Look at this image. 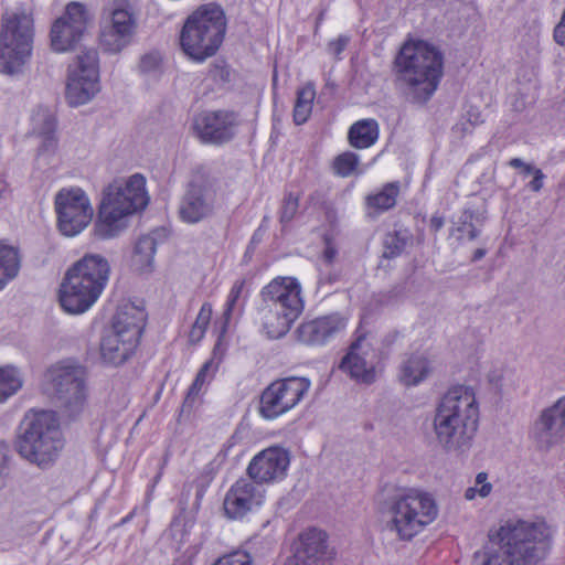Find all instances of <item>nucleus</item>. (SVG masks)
<instances>
[{
    "label": "nucleus",
    "instance_id": "f257e3e1",
    "mask_svg": "<svg viewBox=\"0 0 565 565\" xmlns=\"http://www.w3.org/2000/svg\"><path fill=\"white\" fill-rule=\"evenodd\" d=\"M479 404L473 388L456 385L437 403L433 430L437 445L447 454L463 455L470 450L479 426Z\"/></svg>",
    "mask_w": 565,
    "mask_h": 565
},
{
    "label": "nucleus",
    "instance_id": "f03ea898",
    "mask_svg": "<svg viewBox=\"0 0 565 565\" xmlns=\"http://www.w3.org/2000/svg\"><path fill=\"white\" fill-rule=\"evenodd\" d=\"M380 512L388 518L387 527L409 541L433 523L439 512L434 495L418 488L388 487L379 500Z\"/></svg>",
    "mask_w": 565,
    "mask_h": 565
},
{
    "label": "nucleus",
    "instance_id": "7ed1b4c3",
    "mask_svg": "<svg viewBox=\"0 0 565 565\" xmlns=\"http://www.w3.org/2000/svg\"><path fill=\"white\" fill-rule=\"evenodd\" d=\"M441 52L423 41L405 43L394 60L396 79L408 98L424 105L436 92L443 76Z\"/></svg>",
    "mask_w": 565,
    "mask_h": 565
},
{
    "label": "nucleus",
    "instance_id": "20e7f679",
    "mask_svg": "<svg viewBox=\"0 0 565 565\" xmlns=\"http://www.w3.org/2000/svg\"><path fill=\"white\" fill-rule=\"evenodd\" d=\"M146 179L136 173L125 181H115L104 192L94 223V235L100 239L118 236L127 227V217L147 206Z\"/></svg>",
    "mask_w": 565,
    "mask_h": 565
},
{
    "label": "nucleus",
    "instance_id": "39448f33",
    "mask_svg": "<svg viewBox=\"0 0 565 565\" xmlns=\"http://www.w3.org/2000/svg\"><path fill=\"white\" fill-rule=\"evenodd\" d=\"M109 265L99 255H86L70 268L60 287L61 307L70 313H83L100 296L108 279Z\"/></svg>",
    "mask_w": 565,
    "mask_h": 565
},
{
    "label": "nucleus",
    "instance_id": "423d86ee",
    "mask_svg": "<svg viewBox=\"0 0 565 565\" xmlns=\"http://www.w3.org/2000/svg\"><path fill=\"white\" fill-rule=\"evenodd\" d=\"M63 446L54 412L31 411L24 415L17 440V450L22 458L40 468H46L57 459Z\"/></svg>",
    "mask_w": 565,
    "mask_h": 565
},
{
    "label": "nucleus",
    "instance_id": "0eeeda50",
    "mask_svg": "<svg viewBox=\"0 0 565 565\" xmlns=\"http://www.w3.org/2000/svg\"><path fill=\"white\" fill-rule=\"evenodd\" d=\"M225 32L226 18L223 9L216 3H206L185 20L180 44L190 58L202 62L217 52Z\"/></svg>",
    "mask_w": 565,
    "mask_h": 565
},
{
    "label": "nucleus",
    "instance_id": "6e6552de",
    "mask_svg": "<svg viewBox=\"0 0 565 565\" xmlns=\"http://www.w3.org/2000/svg\"><path fill=\"white\" fill-rule=\"evenodd\" d=\"M498 536L520 565L537 564L551 547V532L543 522L509 521L500 527Z\"/></svg>",
    "mask_w": 565,
    "mask_h": 565
},
{
    "label": "nucleus",
    "instance_id": "1a4fd4ad",
    "mask_svg": "<svg viewBox=\"0 0 565 565\" xmlns=\"http://www.w3.org/2000/svg\"><path fill=\"white\" fill-rule=\"evenodd\" d=\"M34 38L33 18L25 12L2 17L0 30V72L18 74L29 61Z\"/></svg>",
    "mask_w": 565,
    "mask_h": 565
},
{
    "label": "nucleus",
    "instance_id": "9d476101",
    "mask_svg": "<svg viewBox=\"0 0 565 565\" xmlns=\"http://www.w3.org/2000/svg\"><path fill=\"white\" fill-rule=\"evenodd\" d=\"M45 379L50 394L71 416L83 411L86 385L85 370L82 366L57 363L46 371Z\"/></svg>",
    "mask_w": 565,
    "mask_h": 565
},
{
    "label": "nucleus",
    "instance_id": "9b49d317",
    "mask_svg": "<svg viewBox=\"0 0 565 565\" xmlns=\"http://www.w3.org/2000/svg\"><path fill=\"white\" fill-rule=\"evenodd\" d=\"M98 53L95 49H85L70 67L65 97L71 106L88 103L99 90Z\"/></svg>",
    "mask_w": 565,
    "mask_h": 565
},
{
    "label": "nucleus",
    "instance_id": "f8f14e48",
    "mask_svg": "<svg viewBox=\"0 0 565 565\" xmlns=\"http://www.w3.org/2000/svg\"><path fill=\"white\" fill-rule=\"evenodd\" d=\"M310 388L306 377H287L268 385L260 395L259 413L266 419H275L294 408Z\"/></svg>",
    "mask_w": 565,
    "mask_h": 565
},
{
    "label": "nucleus",
    "instance_id": "ddd939ff",
    "mask_svg": "<svg viewBox=\"0 0 565 565\" xmlns=\"http://www.w3.org/2000/svg\"><path fill=\"white\" fill-rule=\"evenodd\" d=\"M57 226L65 236L79 234L93 218V207L82 189H62L55 196Z\"/></svg>",
    "mask_w": 565,
    "mask_h": 565
},
{
    "label": "nucleus",
    "instance_id": "4468645a",
    "mask_svg": "<svg viewBox=\"0 0 565 565\" xmlns=\"http://www.w3.org/2000/svg\"><path fill=\"white\" fill-rule=\"evenodd\" d=\"M138 26L134 7L127 0H117L110 10V23L100 33V45L105 51L119 53L132 41Z\"/></svg>",
    "mask_w": 565,
    "mask_h": 565
},
{
    "label": "nucleus",
    "instance_id": "2eb2a0df",
    "mask_svg": "<svg viewBox=\"0 0 565 565\" xmlns=\"http://www.w3.org/2000/svg\"><path fill=\"white\" fill-rule=\"evenodd\" d=\"M88 21V12L82 3H68L64 14L56 19L52 25V49L56 52H65L73 49L83 36Z\"/></svg>",
    "mask_w": 565,
    "mask_h": 565
},
{
    "label": "nucleus",
    "instance_id": "dca6fc26",
    "mask_svg": "<svg viewBox=\"0 0 565 565\" xmlns=\"http://www.w3.org/2000/svg\"><path fill=\"white\" fill-rule=\"evenodd\" d=\"M237 125L234 111H203L194 118L193 129L203 143L221 146L234 138Z\"/></svg>",
    "mask_w": 565,
    "mask_h": 565
},
{
    "label": "nucleus",
    "instance_id": "f3484780",
    "mask_svg": "<svg viewBox=\"0 0 565 565\" xmlns=\"http://www.w3.org/2000/svg\"><path fill=\"white\" fill-rule=\"evenodd\" d=\"M215 203L216 189L211 182H192L180 203V217L190 224L199 223L214 214Z\"/></svg>",
    "mask_w": 565,
    "mask_h": 565
},
{
    "label": "nucleus",
    "instance_id": "a211bd4d",
    "mask_svg": "<svg viewBox=\"0 0 565 565\" xmlns=\"http://www.w3.org/2000/svg\"><path fill=\"white\" fill-rule=\"evenodd\" d=\"M376 352L365 337L351 343L339 369L358 383L372 384L376 379Z\"/></svg>",
    "mask_w": 565,
    "mask_h": 565
},
{
    "label": "nucleus",
    "instance_id": "6ab92c4d",
    "mask_svg": "<svg viewBox=\"0 0 565 565\" xmlns=\"http://www.w3.org/2000/svg\"><path fill=\"white\" fill-rule=\"evenodd\" d=\"M266 308L300 316L303 310L301 287L296 278L277 277L262 290Z\"/></svg>",
    "mask_w": 565,
    "mask_h": 565
},
{
    "label": "nucleus",
    "instance_id": "aec40b11",
    "mask_svg": "<svg viewBox=\"0 0 565 565\" xmlns=\"http://www.w3.org/2000/svg\"><path fill=\"white\" fill-rule=\"evenodd\" d=\"M532 436L542 449H550L565 436V396L543 409L532 428Z\"/></svg>",
    "mask_w": 565,
    "mask_h": 565
},
{
    "label": "nucleus",
    "instance_id": "412c9836",
    "mask_svg": "<svg viewBox=\"0 0 565 565\" xmlns=\"http://www.w3.org/2000/svg\"><path fill=\"white\" fill-rule=\"evenodd\" d=\"M290 463L289 452L280 447H270L256 455L247 467L252 481L258 484L280 480Z\"/></svg>",
    "mask_w": 565,
    "mask_h": 565
},
{
    "label": "nucleus",
    "instance_id": "4be33fe9",
    "mask_svg": "<svg viewBox=\"0 0 565 565\" xmlns=\"http://www.w3.org/2000/svg\"><path fill=\"white\" fill-rule=\"evenodd\" d=\"M345 319L338 313L302 322L296 330L297 340L306 345H322L345 328Z\"/></svg>",
    "mask_w": 565,
    "mask_h": 565
},
{
    "label": "nucleus",
    "instance_id": "5701e85b",
    "mask_svg": "<svg viewBox=\"0 0 565 565\" xmlns=\"http://www.w3.org/2000/svg\"><path fill=\"white\" fill-rule=\"evenodd\" d=\"M263 494L252 480H237L224 499V511L230 519H241L262 503Z\"/></svg>",
    "mask_w": 565,
    "mask_h": 565
},
{
    "label": "nucleus",
    "instance_id": "b1692460",
    "mask_svg": "<svg viewBox=\"0 0 565 565\" xmlns=\"http://www.w3.org/2000/svg\"><path fill=\"white\" fill-rule=\"evenodd\" d=\"M146 315L143 310L134 306H124L120 308L115 318L113 328L109 330L116 334H120L127 340L138 345L142 329L145 327Z\"/></svg>",
    "mask_w": 565,
    "mask_h": 565
},
{
    "label": "nucleus",
    "instance_id": "393cba45",
    "mask_svg": "<svg viewBox=\"0 0 565 565\" xmlns=\"http://www.w3.org/2000/svg\"><path fill=\"white\" fill-rule=\"evenodd\" d=\"M137 344L120 334L108 331L100 342V356L107 364L119 365L135 351Z\"/></svg>",
    "mask_w": 565,
    "mask_h": 565
},
{
    "label": "nucleus",
    "instance_id": "a878e982",
    "mask_svg": "<svg viewBox=\"0 0 565 565\" xmlns=\"http://www.w3.org/2000/svg\"><path fill=\"white\" fill-rule=\"evenodd\" d=\"M156 249L157 241L152 234L140 236L135 244L131 255V268L140 274L152 271Z\"/></svg>",
    "mask_w": 565,
    "mask_h": 565
},
{
    "label": "nucleus",
    "instance_id": "bb28decb",
    "mask_svg": "<svg viewBox=\"0 0 565 565\" xmlns=\"http://www.w3.org/2000/svg\"><path fill=\"white\" fill-rule=\"evenodd\" d=\"M399 194V183L388 182L377 193L369 194L365 198L367 216L375 218L379 214L393 209Z\"/></svg>",
    "mask_w": 565,
    "mask_h": 565
},
{
    "label": "nucleus",
    "instance_id": "cd10ccee",
    "mask_svg": "<svg viewBox=\"0 0 565 565\" xmlns=\"http://www.w3.org/2000/svg\"><path fill=\"white\" fill-rule=\"evenodd\" d=\"M471 565H520L514 562V557L510 555L509 547L505 543L491 542L481 551L473 554Z\"/></svg>",
    "mask_w": 565,
    "mask_h": 565
},
{
    "label": "nucleus",
    "instance_id": "c85d7f7f",
    "mask_svg": "<svg viewBox=\"0 0 565 565\" xmlns=\"http://www.w3.org/2000/svg\"><path fill=\"white\" fill-rule=\"evenodd\" d=\"M379 138V125L375 119H362L354 122L348 134L349 142L356 149H365Z\"/></svg>",
    "mask_w": 565,
    "mask_h": 565
},
{
    "label": "nucleus",
    "instance_id": "c756f323",
    "mask_svg": "<svg viewBox=\"0 0 565 565\" xmlns=\"http://www.w3.org/2000/svg\"><path fill=\"white\" fill-rule=\"evenodd\" d=\"M298 318V315L290 316L289 312L266 308L263 327L269 339H280L288 333Z\"/></svg>",
    "mask_w": 565,
    "mask_h": 565
},
{
    "label": "nucleus",
    "instance_id": "7c9ffc66",
    "mask_svg": "<svg viewBox=\"0 0 565 565\" xmlns=\"http://www.w3.org/2000/svg\"><path fill=\"white\" fill-rule=\"evenodd\" d=\"M429 373L428 360L423 355H412L401 365L399 380L406 386L417 385Z\"/></svg>",
    "mask_w": 565,
    "mask_h": 565
},
{
    "label": "nucleus",
    "instance_id": "2f4dec72",
    "mask_svg": "<svg viewBox=\"0 0 565 565\" xmlns=\"http://www.w3.org/2000/svg\"><path fill=\"white\" fill-rule=\"evenodd\" d=\"M296 552L309 555L328 556L327 534L318 529L303 531L298 539Z\"/></svg>",
    "mask_w": 565,
    "mask_h": 565
},
{
    "label": "nucleus",
    "instance_id": "473e14b6",
    "mask_svg": "<svg viewBox=\"0 0 565 565\" xmlns=\"http://www.w3.org/2000/svg\"><path fill=\"white\" fill-rule=\"evenodd\" d=\"M19 269L20 257L18 249L0 243V290L18 275Z\"/></svg>",
    "mask_w": 565,
    "mask_h": 565
},
{
    "label": "nucleus",
    "instance_id": "72a5a7b5",
    "mask_svg": "<svg viewBox=\"0 0 565 565\" xmlns=\"http://www.w3.org/2000/svg\"><path fill=\"white\" fill-rule=\"evenodd\" d=\"M316 89L312 83H308L297 90V99L294 107V121L296 125L305 124L312 110Z\"/></svg>",
    "mask_w": 565,
    "mask_h": 565
},
{
    "label": "nucleus",
    "instance_id": "f704fd0d",
    "mask_svg": "<svg viewBox=\"0 0 565 565\" xmlns=\"http://www.w3.org/2000/svg\"><path fill=\"white\" fill-rule=\"evenodd\" d=\"M22 387V377L13 366L0 367V402L6 401Z\"/></svg>",
    "mask_w": 565,
    "mask_h": 565
},
{
    "label": "nucleus",
    "instance_id": "c9c22d12",
    "mask_svg": "<svg viewBox=\"0 0 565 565\" xmlns=\"http://www.w3.org/2000/svg\"><path fill=\"white\" fill-rule=\"evenodd\" d=\"M43 127L41 128V135L43 140L38 148L39 156H50L55 152L57 147V140L54 136L56 120L55 117L50 113L42 115Z\"/></svg>",
    "mask_w": 565,
    "mask_h": 565
},
{
    "label": "nucleus",
    "instance_id": "e433bc0d",
    "mask_svg": "<svg viewBox=\"0 0 565 565\" xmlns=\"http://www.w3.org/2000/svg\"><path fill=\"white\" fill-rule=\"evenodd\" d=\"M409 239L411 236L406 231H393L387 233L383 242V257L391 259L399 256L406 248Z\"/></svg>",
    "mask_w": 565,
    "mask_h": 565
},
{
    "label": "nucleus",
    "instance_id": "4c0bfd02",
    "mask_svg": "<svg viewBox=\"0 0 565 565\" xmlns=\"http://www.w3.org/2000/svg\"><path fill=\"white\" fill-rule=\"evenodd\" d=\"M211 317H212V306L207 302L203 303V306L201 307L200 312L190 330L189 338L192 343H196L203 338V335L206 331V328L210 323Z\"/></svg>",
    "mask_w": 565,
    "mask_h": 565
},
{
    "label": "nucleus",
    "instance_id": "58836bf2",
    "mask_svg": "<svg viewBox=\"0 0 565 565\" xmlns=\"http://www.w3.org/2000/svg\"><path fill=\"white\" fill-rule=\"evenodd\" d=\"M359 164V156L354 152L347 151L335 157L333 160L334 172L340 177H349Z\"/></svg>",
    "mask_w": 565,
    "mask_h": 565
},
{
    "label": "nucleus",
    "instance_id": "ea45409f",
    "mask_svg": "<svg viewBox=\"0 0 565 565\" xmlns=\"http://www.w3.org/2000/svg\"><path fill=\"white\" fill-rule=\"evenodd\" d=\"M299 195H295L294 193L285 195L280 211V222L282 224L291 222L296 216L299 209Z\"/></svg>",
    "mask_w": 565,
    "mask_h": 565
},
{
    "label": "nucleus",
    "instance_id": "a19ab883",
    "mask_svg": "<svg viewBox=\"0 0 565 565\" xmlns=\"http://www.w3.org/2000/svg\"><path fill=\"white\" fill-rule=\"evenodd\" d=\"M244 284H245L244 280H236L230 291V295H228V298L226 301V308L223 313V317L225 319L224 329L226 328V323L228 322L232 313L235 310V306L242 295Z\"/></svg>",
    "mask_w": 565,
    "mask_h": 565
},
{
    "label": "nucleus",
    "instance_id": "79ce46f5",
    "mask_svg": "<svg viewBox=\"0 0 565 565\" xmlns=\"http://www.w3.org/2000/svg\"><path fill=\"white\" fill-rule=\"evenodd\" d=\"M288 565H331L329 556L309 555L303 552H295L292 561Z\"/></svg>",
    "mask_w": 565,
    "mask_h": 565
},
{
    "label": "nucleus",
    "instance_id": "37998d69",
    "mask_svg": "<svg viewBox=\"0 0 565 565\" xmlns=\"http://www.w3.org/2000/svg\"><path fill=\"white\" fill-rule=\"evenodd\" d=\"M253 559L248 553L234 552L215 561L213 565H252Z\"/></svg>",
    "mask_w": 565,
    "mask_h": 565
},
{
    "label": "nucleus",
    "instance_id": "c03bdc74",
    "mask_svg": "<svg viewBox=\"0 0 565 565\" xmlns=\"http://www.w3.org/2000/svg\"><path fill=\"white\" fill-rule=\"evenodd\" d=\"M161 58L158 53L145 54L139 63V68L142 73H152L160 67Z\"/></svg>",
    "mask_w": 565,
    "mask_h": 565
},
{
    "label": "nucleus",
    "instance_id": "a18cd8bd",
    "mask_svg": "<svg viewBox=\"0 0 565 565\" xmlns=\"http://www.w3.org/2000/svg\"><path fill=\"white\" fill-rule=\"evenodd\" d=\"M203 384H200V382H196V379L192 383V385L188 390V394L184 398L183 405L181 407V412H190L195 399L198 398L201 387Z\"/></svg>",
    "mask_w": 565,
    "mask_h": 565
},
{
    "label": "nucleus",
    "instance_id": "49530a36",
    "mask_svg": "<svg viewBox=\"0 0 565 565\" xmlns=\"http://www.w3.org/2000/svg\"><path fill=\"white\" fill-rule=\"evenodd\" d=\"M349 40L350 39L348 36L340 35L337 40H333L328 44L329 52L335 56H339L344 51Z\"/></svg>",
    "mask_w": 565,
    "mask_h": 565
},
{
    "label": "nucleus",
    "instance_id": "de8ad7c7",
    "mask_svg": "<svg viewBox=\"0 0 565 565\" xmlns=\"http://www.w3.org/2000/svg\"><path fill=\"white\" fill-rule=\"evenodd\" d=\"M458 232L461 233L459 239L473 241L479 236V231L473 226L472 223H463L462 226L458 227Z\"/></svg>",
    "mask_w": 565,
    "mask_h": 565
},
{
    "label": "nucleus",
    "instance_id": "09e8293b",
    "mask_svg": "<svg viewBox=\"0 0 565 565\" xmlns=\"http://www.w3.org/2000/svg\"><path fill=\"white\" fill-rule=\"evenodd\" d=\"M488 475L486 472H479L476 477V486L480 484L481 487L478 489V493L480 497L486 498L490 494L492 486L487 482Z\"/></svg>",
    "mask_w": 565,
    "mask_h": 565
},
{
    "label": "nucleus",
    "instance_id": "8fccbe9b",
    "mask_svg": "<svg viewBox=\"0 0 565 565\" xmlns=\"http://www.w3.org/2000/svg\"><path fill=\"white\" fill-rule=\"evenodd\" d=\"M324 245L326 246H324L322 257H323V260L328 265H330L335 259L338 250H337L334 244L332 243V241L328 236L324 237Z\"/></svg>",
    "mask_w": 565,
    "mask_h": 565
},
{
    "label": "nucleus",
    "instance_id": "3c124183",
    "mask_svg": "<svg viewBox=\"0 0 565 565\" xmlns=\"http://www.w3.org/2000/svg\"><path fill=\"white\" fill-rule=\"evenodd\" d=\"M554 40L558 45L565 49V10L563 11L559 22L554 29Z\"/></svg>",
    "mask_w": 565,
    "mask_h": 565
},
{
    "label": "nucleus",
    "instance_id": "603ef678",
    "mask_svg": "<svg viewBox=\"0 0 565 565\" xmlns=\"http://www.w3.org/2000/svg\"><path fill=\"white\" fill-rule=\"evenodd\" d=\"M543 180H544V174L543 172L540 170V169H536L534 171V178L533 180L529 183V186L531 188V190H533L534 192H539L542 188H543Z\"/></svg>",
    "mask_w": 565,
    "mask_h": 565
},
{
    "label": "nucleus",
    "instance_id": "864d4df0",
    "mask_svg": "<svg viewBox=\"0 0 565 565\" xmlns=\"http://www.w3.org/2000/svg\"><path fill=\"white\" fill-rule=\"evenodd\" d=\"M211 365H212V361H207L203 364V366L200 369V371L198 372V374L195 376L196 382H200V384H204L206 373Z\"/></svg>",
    "mask_w": 565,
    "mask_h": 565
},
{
    "label": "nucleus",
    "instance_id": "5fc2aeb1",
    "mask_svg": "<svg viewBox=\"0 0 565 565\" xmlns=\"http://www.w3.org/2000/svg\"><path fill=\"white\" fill-rule=\"evenodd\" d=\"M429 226L433 231L438 232L444 226V218L437 215L433 216Z\"/></svg>",
    "mask_w": 565,
    "mask_h": 565
},
{
    "label": "nucleus",
    "instance_id": "6e6d98bb",
    "mask_svg": "<svg viewBox=\"0 0 565 565\" xmlns=\"http://www.w3.org/2000/svg\"><path fill=\"white\" fill-rule=\"evenodd\" d=\"M503 380H504V374L502 375H497L495 372H493L491 375H490V382L493 383L497 387L499 388H502L503 386Z\"/></svg>",
    "mask_w": 565,
    "mask_h": 565
},
{
    "label": "nucleus",
    "instance_id": "4d7b16f0",
    "mask_svg": "<svg viewBox=\"0 0 565 565\" xmlns=\"http://www.w3.org/2000/svg\"><path fill=\"white\" fill-rule=\"evenodd\" d=\"M486 249L484 248H477L475 252H473V255L471 257V260L472 262H477V260H480L481 258L484 257L486 255Z\"/></svg>",
    "mask_w": 565,
    "mask_h": 565
},
{
    "label": "nucleus",
    "instance_id": "13d9d810",
    "mask_svg": "<svg viewBox=\"0 0 565 565\" xmlns=\"http://www.w3.org/2000/svg\"><path fill=\"white\" fill-rule=\"evenodd\" d=\"M8 193V184L6 180L0 177V199L4 198V195Z\"/></svg>",
    "mask_w": 565,
    "mask_h": 565
},
{
    "label": "nucleus",
    "instance_id": "bf43d9fd",
    "mask_svg": "<svg viewBox=\"0 0 565 565\" xmlns=\"http://www.w3.org/2000/svg\"><path fill=\"white\" fill-rule=\"evenodd\" d=\"M509 164L513 168H522L525 167V162H523L520 158H513L510 160Z\"/></svg>",
    "mask_w": 565,
    "mask_h": 565
},
{
    "label": "nucleus",
    "instance_id": "052dcab7",
    "mask_svg": "<svg viewBox=\"0 0 565 565\" xmlns=\"http://www.w3.org/2000/svg\"><path fill=\"white\" fill-rule=\"evenodd\" d=\"M478 492L477 487L468 488L465 493V498L467 500H472L476 497V493Z\"/></svg>",
    "mask_w": 565,
    "mask_h": 565
},
{
    "label": "nucleus",
    "instance_id": "680f3d73",
    "mask_svg": "<svg viewBox=\"0 0 565 565\" xmlns=\"http://www.w3.org/2000/svg\"><path fill=\"white\" fill-rule=\"evenodd\" d=\"M536 169L532 167L531 164L525 163V167H523V172L525 174L534 173Z\"/></svg>",
    "mask_w": 565,
    "mask_h": 565
},
{
    "label": "nucleus",
    "instance_id": "e2e57ef3",
    "mask_svg": "<svg viewBox=\"0 0 565 565\" xmlns=\"http://www.w3.org/2000/svg\"><path fill=\"white\" fill-rule=\"evenodd\" d=\"M160 478H161V471H159L158 475L154 477L153 484H156L159 481ZM154 486H152V488Z\"/></svg>",
    "mask_w": 565,
    "mask_h": 565
}]
</instances>
